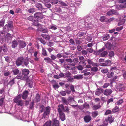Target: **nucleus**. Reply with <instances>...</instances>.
<instances>
[{"label": "nucleus", "instance_id": "30", "mask_svg": "<svg viewBox=\"0 0 126 126\" xmlns=\"http://www.w3.org/2000/svg\"><path fill=\"white\" fill-rule=\"evenodd\" d=\"M35 100L36 102H38L40 100V96L39 94H37L35 97Z\"/></svg>", "mask_w": 126, "mask_h": 126}, {"label": "nucleus", "instance_id": "56", "mask_svg": "<svg viewBox=\"0 0 126 126\" xmlns=\"http://www.w3.org/2000/svg\"><path fill=\"white\" fill-rule=\"evenodd\" d=\"M19 71L17 69H15L14 70L13 72L15 75H17L19 73Z\"/></svg>", "mask_w": 126, "mask_h": 126}, {"label": "nucleus", "instance_id": "24", "mask_svg": "<svg viewBox=\"0 0 126 126\" xmlns=\"http://www.w3.org/2000/svg\"><path fill=\"white\" fill-rule=\"evenodd\" d=\"M119 110V108L117 105H116L113 108L112 110V112L113 113L118 112Z\"/></svg>", "mask_w": 126, "mask_h": 126}, {"label": "nucleus", "instance_id": "53", "mask_svg": "<svg viewBox=\"0 0 126 126\" xmlns=\"http://www.w3.org/2000/svg\"><path fill=\"white\" fill-rule=\"evenodd\" d=\"M59 3L62 5L64 6H67V5L64 2L62 1H59Z\"/></svg>", "mask_w": 126, "mask_h": 126}, {"label": "nucleus", "instance_id": "22", "mask_svg": "<svg viewBox=\"0 0 126 126\" xmlns=\"http://www.w3.org/2000/svg\"><path fill=\"white\" fill-rule=\"evenodd\" d=\"M88 71V69H86L83 70L82 73H84L83 75L84 76H87L90 74H91L90 72H87Z\"/></svg>", "mask_w": 126, "mask_h": 126}, {"label": "nucleus", "instance_id": "34", "mask_svg": "<svg viewBox=\"0 0 126 126\" xmlns=\"http://www.w3.org/2000/svg\"><path fill=\"white\" fill-rule=\"evenodd\" d=\"M28 19L29 20L32 21L33 22L36 21V20L35 19L34 17L32 16H29L28 17Z\"/></svg>", "mask_w": 126, "mask_h": 126}, {"label": "nucleus", "instance_id": "35", "mask_svg": "<svg viewBox=\"0 0 126 126\" xmlns=\"http://www.w3.org/2000/svg\"><path fill=\"white\" fill-rule=\"evenodd\" d=\"M58 112H59V110L60 109L61 110V111H62V110H63L64 109V107L63 104L59 105L58 106Z\"/></svg>", "mask_w": 126, "mask_h": 126}, {"label": "nucleus", "instance_id": "55", "mask_svg": "<svg viewBox=\"0 0 126 126\" xmlns=\"http://www.w3.org/2000/svg\"><path fill=\"white\" fill-rule=\"evenodd\" d=\"M123 28V26H122L119 27H117L116 29V30L117 31H120L122 30Z\"/></svg>", "mask_w": 126, "mask_h": 126}, {"label": "nucleus", "instance_id": "48", "mask_svg": "<svg viewBox=\"0 0 126 126\" xmlns=\"http://www.w3.org/2000/svg\"><path fill=\"white\" fill-rule=\"evenodd\" d=\"M34 103V102L33 101L31 102L30 106V108L31 109H32L33 108Z\"/></svg>", "mask_w": 126, "mask_h": 126}, {"label": "nucleus", "instance_id": "63", "mask_svg": "<svg viewBox=\"0 0 126 126\" xmlns=\"http://www.w3.org/2000/svg\"><path fill=\"white\" fill-rule=\"evenodd\" d=\"M87 52L90 53H91L93 52V50L91 48H88L87 49Z\"/></svg>", "mask_w": 126, "mask_h": 126}, {"label": "nucleus", "instance_id": "51", "mask_svg": "<svg viewBox=\"0 0 126 126\" xmlns=\"http://www.w3.org/2000/svg\"><path fill=\"white\" fill-rule=\"evenodd\" d=\"M28 11L29 13H32L35 12V9L33 8H31L28 10Z\"/></svg>", "mask_w": 126, "mask_h": 126}, {"label": "nucleus", "instance_id": "36", "mask_svg": "<svg viewBox=\"0 0 126 126\" xmlns=\"http://www.w3.org/2000/svg\"><path fill=\"white\" fill-rule=\"evenodd\" d=\"M84 108L86 109H89L90 108V106L89 104L87 103L86 102H85L83 104Z\"/></svg>", "mask_w": 126, "mask_h": 126}, {"label": "nucleus", "instance_id": "33", "mask_svg": "<svg viewBox=\"0 0 126 126\" xmlns=\"http://www.w3.org/2000/svg\"><path fill=\"white\" fill-rule=\"evenodd\" d=\"M42 54L44 56H46L47 55V52L45 49L43 48L42 49Z\"/></svg>", "mask_w": 126, "mask_h": 126}, {"label": "nucleus", "instance_id": "29", "mask_svg": "<svg viewBox=\"0 0 126 126\" xmlns=\"http://www.w3.org/2000/svg\"><path fill=\"white\" fill-rule=\"evenodd\" d=\"M5 35L3 32H1L0 34V40L3 41L4 40Z\"/></svg>", "mask_w": 126, "mask_h": 126}, {"label": "nucleus", "instance_id": "7", "mask_svg": "<svg viewBox=\"0 0 126 126\" xmlns=\"http://www.w3.org/2000/svg\"><path fill=\"white\" fill-rule=\"evenodd\" d=\"M19 42V48H23L26 46V43L23 41H20Z\"/></svg>", "mask_w": 126, "mask_h": 126}, {"label": "nucleus", "instance_id": "26", "mask_svg": "<svg viewBox=\"0 0 126 126\" xmlns=\"http://www.w3.org/2000/svg\"><path fill=\"white\" fill-rule=\"evenodd\" d=\"M92 116L93 118H95L98 114V112L97 111H94L92 112Z\"/></svg>", "mask_w": 126, "mask_h": 126}, {"label": "nucleus", "instance_id": "27", "mask_svg": "<svg viewBox=\"0 0 126 126\" xmlns=\"http://www.w3.org/2000/svg\"><path fill=\"white\" fill-rule=\"evenodd\" d=\"M38 30L42 33H47L48 32L47 29H43L42 28H41L40 29H38Z\"/></svg>", "mask_w": 126, "mask_h": 126}, {"label": "nucleus", "instance_id": "62", "mask_svg": "<svg viewBox=\"0 0 126 126\" xmlns=\"http://www.w3.org/2000/svg\"><path fill=\"white\" fill-rule=\"evenodd\" d=\"M105 17L103 16L101 17L100 20L102 22H105Z\"/></svg>", "mask_w": 126, "mask_h": 126}, {"label": "nucleus", "instance_id": "5", "mask_svg": "<svg viewBox=\"0 0 126 126\" xmlns=\"http://www.w3.org/2000/svg\"><path fill=\"white\" fill-rule=\"evenodd\" d=\"M112 92V91L111 89H106L103 92V94L108 96L110 95Z\"/></svg>", "mask_w": 126, "mask_h": 126}, {"label": "nucleus", "instance_id": "39", "mask_svg": "<svg viewBox=\"0 0 126 126\" xmlns=\"http://www.w3.org/2000/svg\"><path fill=\"white\" fill-rule=\"evenodd\" d=\"M4 99L3 98H1L0 99V106H2L4 104Z\"/></svg>", "mask_w": 126, "mask_h": 126}, {"label": "nucleus", "instance_id": "32", "mask_svg": "<svg viewBox=\"0 0 126 126\" xmlns=\"http://www.w3.org/2000/svg\"><path fill=\"white\" fill-rule=\"evenodd\" d=\"M114 75L113 72H111L110 73H108L107 75L108 77L109 78H111L113 77Z\"/></svg>", "mask_w": 126, "mask_h": 126}, {"label": "nucleus", "instance_id": "6", "mask_svg": "<svg viewBox=\"0 0 126 126\" xmlns=\"http://www.w3.org/2000/svg\"><path fill=\"white\" fill-rule=\"evenodd\" d=\"M104 92L103 89L100 88H97L96 91L95 92V94L96 95L99 96Z\"/></svg>", "mask_w": 126, "mask_h": 126}, {"label": "nucleus", "instance_id": "1", "mask_svg": "<svg viewBox=\"0 0 126 126\" xmlns=\"http://www.w3.org/2000/svg\"><path fill=\"white\" fill-rule=\"evenodd\" d=\"M40 108H42L41 110L40 111V112L42 113L44 111L42 117V119H45L47 116L49 115L50 113L51 108L48 106L45 108L43 105L41 106Z\"/></svg>", "mask_w": 126, "mask_h": 126}, {"label": "nucleus", "instance_id": "16", "mask_svg": "<svg viewBox=\"0 0 126 126\" xmlns=\"http://www.w3.org/2000/svg\"><path fill=\"white\" fill-rule=\"evenodd\" d=\"M18 45L17 42V41L14 40L12 42V47L13 48L16 47Z\"/></svg>", "mask_w": 126, "mask_h": 126}, {"label": "nucleus", "instance_id": "59", "mask_svg": "<svg viewBox=\"0 0 126 126\" xmlns=\"http://www.w3.org/2000/svg\"><path fill=\"white\" fill-rule=\"evenodd\" d=\"M102 72L104 73H105L108 72V70L107 69H102L101 70Z\"/></svg>", "mask_w": 126, "mask_h": 126}, {"label": "nucleus", "instance_id": "64", "mask_svg": "<svg viewBox=\"0 0 126 126\" xmlns=\"http://www.w3.org/2000/svg\"><path fill=\"white\" fill-rule=\"evenodd\" d=\"M78 69L79 70H82L83 69V67L80 65H79L77 67Z\"/></svg>", "mask_w": 126, "mask_h": 126}, {"label": "nucleus", "instance_id": "17", "mask_svg": "<svg viewBox=\"0 0 126 126\" xmlns=\"http://www.w3.org/2000/svg\"><path fill=\"white\" fill-rule=\"evenodd\" d=\"M124 102V100L123 99L120 98L119 100H118L117 102L115 103L116 105H121Z\"/></svg>", "mask_w": 126, "mask_h": 126}, {"label": "nucleus", "instance_id": "23", "mask_svg": "<svg viewBox=\"0 0 126 126\" xmlns=\"http://www.w3.org/2000/svg\"><path fill=\"white\" fill-rule=\"evenodd\" d=\"M68 64L65 63L64 64V66L65 68L67 70H73V67L70 68V67L69 66Z\"/></svg>", "mask_w": 126, "mask_h": 126}, {"label": "nucleus", "instance_id": "25", "mask_svg": "<svg viewBox=\"0 0 126 126\" xmlns=\"http://www.w3.org/2000/svg\"><path fill=\"white\" fill-rule=\"evenodd\" d=\"M61 100L62 102L63 103V104H65L66 105H68L69 103L67 101L65 97H62L61 98Z\"/></svg>", "mask_w": 126, "mask_h": 126}, {"label": "nucleus", "instance_id": "38", "mask_svg": "<svg viewBox=\"0 0 126 126\" xmlns=\"http://www.w3.org/2000/svg\"><path fill=\"white\" fill-rule=\"evenodd\" d=\"M71 73L69 71L66 72L65 73L64 76L66 78H69L71 77Z\"/></svg>", "mask_w": 126, "mask_h": 126}, {"label": "nucleus", "instance_id": "3", "mask_svg": "<svg viewBox=\"0 0 126 126\" xmlns=\"http://www.w3.org/2000/svg\"><path fill=\"white\" fill-rule=\"evenodd\" d=\"M34 17L39 19H41L43 18V15L42 13L39 12L35 13L34 14Z\"/></svg>", "mask_w": 126, "mask_h": 126}, {"label": "nucleus", "instance_id": "47", "mask_svg": "<svg viewBox=\"0 0 126 126\" xmlns=\"http://www.w3.org/2000/svg\"><path fill=\"white\" fill-rule=\"evenodd\" d=\"M60 94L62 96H63L66 95V92L64 91H62L60 92Z\"/></svg>", "mask_w": 126, "mask_h": 126}, {"label": "nucleus", "instance_id": "45", "mask_svg": "<svg viewBox=\"0 0 126 126\" xmlns=\"http://www.w3.org/2000/svg\"><path fill=\"white\" fill-rule=\"evenodd\" d=\"M15 79L14 78L12 79L11 80H10L9 82V84L11 86H12L15 83Z\"/></svg>", "mask_w": 126, "mask_h": 126}, {"label": "nucleus", "instance_id": "20", "mask_svg": "<svg viewBox=\"0 0 126 126\" xmlns=\"http://www.w3.org/2000/svg\"><path fill=\"white\" fill-rule=\"evenodd\" d=\"M101 107L100 103H99L97 105H94L92 107V109L94 110H96L100 108Z\"/></svg>", "mask_w": 126, "mask_h": 126}, {"label": "nucleus", "instance_id": "40", "mask_svg": "<svg viewBox=\"0 0 126 126\" xmlns=\"http://www.w3.org/2000/svg\"><path fill=\"white\" fill-rule=\"evenodd\" d=\"M90 70L91 71L96 72L98 70V69L96 67H92L90 69Z\"/></svg>", "mask_w": 126, "mask_h": 126}, {"label": "nucleus", "instance_id": "11", "mask_svg": "<svg viewBox=\"0 0 126 126\" xmlns=\"http://www.w3.org/2000/svg\"><path fill=\"white\" fill-rule=\"evenodd\" d=\"M21 94H19L14 99V101L15 103H16L20 100L21 99Z\"/></svg>", "mask_w": 126, "mask_h": 126}, {"label": "nucleus", "instance_id": "8", "mask_svg": "<svg viewBox=\"0 0 126 126\" xmlns=\"http://www.w3.org/2000/svg\"><path fill=\"white\" fill-rule=\"evenodd\" d=\"M84 122L86 123H88L90 122L92 119V118L90 116L87 115L85 116L84 117Z\"/></svg>", "mask_w": 126, "mask_h": 126}, {"label": "nucleus", "instance_id": "52", "mask_svg": "<svg viewBox=\"0 0 126 126\" xmlns=\"http://www.w3.org/2000/svg\"><path fill=\"white\" fill-rule=\"evenodd\" d=\"M81 53L83 55H86L88 53L87 51L85 50H82L81 51Z\"/></svg>", "mask_w": 126, "mask_h": 126}, {"label": "nucleus", "instance_id": "19", "mask_svg": "<svg viewBox=\"0 0 126 126\" xmlns=\"http://www.w3.org/2000/svg\"><path fill=\"white\" fill-rule=\"evenodd\" d=\"M44 60L48 63L52 64L53 63L51 59L48 57L45 58Z\"/></svg>", "mask_w": 126, "mask_h": 126}, {"label": "nucleus", "instance_id": "43", "mask_svg": "<svg viewBox=\"0 0 126 126\" xmlns=\"http://www.w3.org/2000/svg\"><path fill=\"white\" fill-rule=\"evenodd\" d=\"M119 6L120 8H126V2L124 4L122 3L119 5Z\"/></svg>", "mask_w": 126, "mask_h": 126}, {"label": "nucleus", "instance_id": "61", "mask_svg": "<svg viewBox=\"0 0 126 126\" xmlns=\"http://www.w3.org/2000/svg\"><path fill=\"white\" fill-rule=\"evenodd\" d=\"M50 57L52 60H55L56 58V56L53 54L51 55Z\"/></svg>", "mask_w": 126, "mask_h": 126}, {"label": "nucleus", "instance_id": "49", "mask_svg": "<svg viewBox=\"0 0 126 126\" xmlns=\"http://www.w3.org/2000/svg\"><path fill=\"white\" fill-rule=\"evenodd\" d=\"M43 126H51L50 122L47 121L45 124Z\"/></svg>", "mask_w": 126, "mask_h": 126}, {"label": "nucleus", "instance_id": "37", "mask_svg": "<svg viewBox=\"0 0 126 126\" xmlns=\"http://www.w3.org/2000/svg\"><path fill=\"white\" fill-rule=\"evenodd\" d=\"M108 52L107 51H103L100 54V57H105V56L108 54Z\"/></svg>", "mask_w": 126, "mask_h": 126}, {"label": "nucleus", "instance_id": "54", "mask_svg": "<svg viewBox=\"0 0 126 126\" xmlns=\"http://www.w3.org/2000/svg\"><path fill=\"white\" fill-rule=\"evenodd\" d=\"M5 19H4V18L3 19L0 20V24L3 26L4 24L5 23Z\"/></svg>", "mask_w": 126, "mask_h": 126}, {"label": "nucleus", "instance_id": "46", "mask_svg": "<svg viewBox=\"0 0 126 126\" xmlns=\"http://www.w3.org/2000/svg\"><path fill=\"white\" fill-rule=\"evenodd\" d=\"M63 110L64 111L67 112L68 113H69V111L68 107V106H65Z\"/></svg>", "mask_w": 126, "mask_h": 126}, {"label": "nucleus", "instance_id": "50", "mask_svg": "<svg viewBox=\"0 0 126 126\" xmlns=\"http://www.w3.org/2000/svg\"><path fill=\"white\" fill-rule=\"evenodd\" d=\"M112 111H111L110 110H106V112L104 114L106 115H107L109 114H111Z\"/></svg>", "mask_w": 126, "mask_h": 126}, {"label": "nucleus", "instance_id": "12", "mask_svg": "<svg viewBox=\"0 0 126 126\" xmlns=\"http://www.w3.org/2000/svg\"><path fill=\"white\" fill-rule=\"evenodd\" d=\"M29 93L27 90H25L23 93L22 98L24 99H26L28 97Z\"/></svg>", "mask_w": 126, "mask_h": 126}, {"label": "nucleus", "instance_id": "2", "mask_svg": "<svg viewBox=\"0 0 126 126\" xmlns=\"http://www.w3.org/2000/svg\"><path fill=\"white\" fill-rule=\"evenodd\" d=\"M24 61L23 57L21 56L18 57L16 61V64L17 65L19 66L21 65Z\"/></svg>", "mask_w": 126, "mask_h": 126}, {"label": "nucleus", "instance_id": "4", "mask_svg": "<svg viewBox=\"0 0 126 126\" xmlns=\"http://www.w3.org/2000/svg\"><path fill=\"white\" fill-rule=\"evenodd\" d=\"M58 112L60 118L62 121H63L65 119L64 114L62 111H61L60 110Z\"/></svg>", "mask_w": 126, "mask_h": 126}, {"label": "nucleus", "instance_id": "42", "mask_svg": "<svg viewBox=\"0 0 126 126\" xmlns=\"http://www.w3.org/2000/svg\"><path fill=\"white\" fill-rule=\"evenodd\" d=\"M3 47H2V50L4 52H5L7 51V48L6 45L5 44H4L3 45Z\"/></svg>", "mask_w": 126, "mask_h": 126}, {"label": "nucleus", "instance_id": "28", "mask_svg": "<svg viewBox=\"0 0 126 126\" xmlns=\"http://www.w3.org/2000/svg\"><path fill=\"white\" fill-rule=\"evenodd\" d=\"M41 36L45 39L47 40H49L50 38L49 36L43 34H42Z\"/></svg>", "mask_w": 126, "mask_h": 126}, {"label": "nucleus", "instance_id": "60", "mask_svg": "<svg viewBox=\"0 0 126 126\" xmlns=\"http://www.w3.org/2000/svg\"><path fill=\"white\" fill-rule=\"evenodd\" d=\"M75 42L77 45H79L81 43V42L80 40L77 39L75 40Z\"/></svg>", "mask_w": 126, "mask_h": 126}, {"label": "nucleus", "instance_id": "14", "mask_svg": "<svg viewBox=\"0 0 126 126\" xmlns=\"http://www.w3.org/2000/svg\"><path fill=\"white\" fill-rule=\"evenodd\" d=\"M53 122L52 126H59V121L54 119L53 120Z\"/></svg>", "mask_w": 126, "mask_h": 126}, {"label": "nucleus", "instance_id": "9", "mask_svg": "<svg viewBox=\"0 0 126 126\" xmlns=\"http://www.w3.org/2000/svg\"><path fill=\"white\" fill-rule=\"evenodd\" d=\"M13 27V25L12 22V21H10L9 22L8 25L6 24L4 26V28L6 29V27H7L8 29H12Z\"/></svg>", "mask_w": 126, "mask_h": 126}, {"label": "nucleus", "instance_id": "10", "mask_svg": "<svg viewBox=\"0 0 126 126\" xmlns=\"http://www.w3.org/2000/svg\"><path fill=\"white\" fill-rule=\"evenodd\" d=\"M114 119V117H112L110 115L109 116L107 119H106L105 120L107 122L108 121L109 123H111L113 122Z\"/></svg>", "mask_w": 126, "mask_h": 126}, {"label": "nucleus", "instance_id": "13", "mask_svg": "<svg viewBox=\"0 0 126 126\" xmlns=\"http://www.w3.org/2000/svg\"><path fill=\"white\" fill-rule=\"evenodd\" d=\"M29 71L27 69H24L22 70V73L23 75L27 76L29 73Z\"/></svg>", "mask_w": 126, "mask_h": 126}, {"label": "nucleus", "instance_id": "44", "mask_svg": "<svg viewBox=\"0 0 126 126\" xmlns=\"http://www.w3.org/2000/svg\"><path fill=\"white\" fill-rule=\"evenodd\" d=\"M68 102H71L73 101H74L73 98L72 96L69 97L67 99Z\"/></svg>", "mask_w": 126, "mask_h": 126}, {"label": "nucleus", "instance_id": "57", "mask_svg": "<svg viewBox=\"0 0 126 126\" xmlns=\"http://www.w3.org/2000/svg\"><path fill=\"white\" fill-rule=\"evenodd\" d=\"M38 20H36V23L35 22H33L32 23V24L33 25L36 26H38L39 25V24L38 22Z\"/></svg>", "mask_w": 126, "mask_h": 126}, {"label": "nucleus", "instance_id": "31", "mask_svg": "<svg viewBox=\"0 0 126 126\" xmlns=\"http://www.w3.org/2000/svg\"><path fill=\"white\" fill-rule=\"evenodd\" d=\"M110 38V36L108 34H107L103 36V41L108 40Z\"/></svg>", "mask_w": 126, "mask_h": 126}, {"label": "nucleus", "instance_id": "58", "mask_svg": "<svg viewBox=\"0 0 126 126\" xmlns=\"http://www.w3.org/2000/svg\"><path fill=\"white\" fill-rule=\"evenodd\" d=\"M118 69L116 67H111L110 71H111L113 72V71L115 72V71H116Z\"/></svg>", "mask_w": 126, "mask_h": 126}, {"label": "nucleus", "instance_id": "15", "mask_svg": "<svg viewBox=\"0 0 126 126\" xmlns=\"http://www.w3.org/2000/svg\"><path fill=\"white\" fill-rule=\"evenodd\" d=\"M116 13V10L112 9L108 11L107 13V14L108 15L110 16L112 14H115Z\"/></svg>", "mask_w": 126, "mask_h": 126}, {"label": "nucleus", "instance_id": "21", "mask_svg": "<svg viewBox=\"0 0 126 126\" xmlns=\"http://www.w3.org/2000/svg\"><path fill=\"white\" fill-rule=\"evenodd\" d=\"M35 6L38 8L39 10H40L43 9V7L41 4L40 3H37L35 4Z\"/></svg>", "mask_w": 126, "mask_h": 126}, {"label": "nucleus", "instance_id": "41", "mask_svg": "<svg viewBox=\"0 0 126 126\" xmlns=\"http://www.w3.org/2000/svg\"><path fill=\"white\" fill-rule=\"evenodd\" d=\"M23 100H20L19 101H18L16 103L17 104L18 106H22L23 105V103L22 102Z\"/></svg>", "mask_w": 126, "mask_h": 126}, {"label": "nucleus", "instance_id": "18", "mask_svg": "<svg viewBox=\"0 0 126 126\" xmlns=\"http://www.w3.org/2000/svg\"><path fill=\"white\" fill-rule=\"evenodd\" d=\"M74 79L77 80L82 79L83 78V75H75L73 77Z\"/></svg>", "mask_w": 126, "mask_h": 126}]
</instances>
